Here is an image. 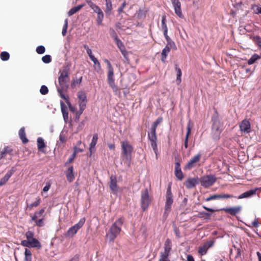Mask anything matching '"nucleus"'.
Wrapping results in <instances>:
<instances>
[{
	"label": "nucleus",
	"instance_id": "c756f323",
	"mask_svg": "<svg viewBox=\"0 0 261 261\" xmlns=\"http://www.w3.org/2000/svg\"><path fill=\"white\" fill-rule=\"evenodd\" d=\"M12 152V149L10 147H9L8 146L5 147L4 148V149L3 150V151H2L1 152L0 159H2L3 158H5L7 154H9L11 155Z\"/></svg>",
	"mask_w": 261,
	"mask_h": 261
},
{
	"label": "nucleus",
	"instance_id": "8fccbe9b",
	"mask_svg": "<svg viewBox=\"0 0 261 261\" xmlns=\"http://www.w3.org/2000/svg\"><path fill=\"white\" fill-rule=\"evenodd\" d=\"M115 42L117 47L119 48L120 50L125 47L123 42L121 41V40L119 38L118 39H117V40H116Z\"/></svg>",
	"mask_w": 261,
	"mask_h": 261
},
{
	"label": "nucleus",
	"instance_id": "f704fd0d",
	"mask_svg": "<svg viewBox=\"0 0 261 261\" xmlns=\"http://www.w3.org/2000/svg\"><path fill=\"white\" fill-rule=\"evenodd\" d=\"M106 1V10L105 12L106 14H109L112 10V4L111 0H105Z\"/></svg>",
	"mask_w": 261,
	"mask_h": 261
},
{
	"label": "nucleus",
	"instance_id": "0e129e2a",
	"mask_svg": "<svg viewBox=\"0 0 261 261\" xmlns=\"http://www.w3.org/2000/svg\"><path fill=\"white\" fill-rule=\"evenodd\" d=\"M214 244V241H210L205 242L204 244V245L206 247V248L208 249L209 248L212 247Z\"/></svg>",
	"mask_w": 261,
	"mask_h": 261
},
{
	"label": "nucleus",
	"instance_id": "412c9836",
	"mask_svg": "<svg viewBox=\"0 0 261 261\" xmlns=\"http://www.w3.org/2000/svg\"><path fill=\"white\" fill-rule=\"evenodd\" d=\"M258 188H255L254 189H251L249 191H247L243 194L239 195L238 197V199H242L245 198H248L252 196L253 195H255L256 193V191L258 190Z\"/></svg>",
	"mask_w": 261,
	"mask_h": 261
},
{
	"label": "nucleus",
	"instance_id": "3c124183",
	"mask_svg": "<svg viewBox=\"0 0 261 261\" xmlns=\"http://www.w3.org/2000/svg\"><path fill=\"white\" fill-rule=\"evenodd\" d=\"M45 51V48L44 46L42 45H40L36 48V52L38 54H43V53H44Z\"/></svg>",
	"mask_w": 261,
	"mask_h": 261
},
{
	"label": "nucleus",
	"instance_id": "20e7f679",
	"mask_svg": "<svg viewBox=\"0 0 261 261\" xmlns=\"http://www.w3.org/2000/svg\"><path fill=\"white\" fill-rule=\"evenodd\" d=\"M105 62L107 65L108 72V83L109 86L112 89L113 91L115 93L118 91V86L115 85V79L114 78V69L111 63L108 59L104 60Z\"/></svg>",
	"mask_w": 261,
	"mask_h": 261
},
{
	"label": "nucleus",
	"instance_id": "680f3d73",
	"mask_svg": "<svg viewBox=\"0 0 261 261\" xmlns=\"http://www.w3.org/2000/svg\"><path fill=\"white\" fill-rule=\"evenodd\" d=\"M166 46H168L169 48H175L176 49V45L174 41L172 40L170 41L167 42V44Z\"/></svg>",
	"mask_w": 261,
	"mask_h": 261
},
{
	"label": "nucleus",
	"instance_id": "4c0bfd02",
	"mask_svg": "<svg viewBox=\"0 0 261 261\" xmlns=\"http://www.w3.org/2000/svg\"><path fill=\"white\" fill-rule=\"evenodd\" d=\"M259 58L260 57L257 54H255L248 60V64L249 65H251Z\"/></svg>",
	"mask_w": 261,
	"mask_h": 261
},
{
	"label": "nucleus",
	"instance_id": "37998d69",
	"mask_svg": "<svg viewBox=\"0 0 261 261\" xmlns=\"http://www.w3.org/2000/svg\"><path fill=\"white\" fill-rule=\"evenodd\" d=\"M83 47L86 50L87 53L90 59H91L92 58L94 57V55L92 54L91 49L90 48H89V47H88V46L87 45L84 44Z\"/></svg>",
	"mask_w": 261,
	"mask_h": 261
},
{
	"label": "nucleus",
	"instance_id": "052dcab7",
	"mask_svg": "<svg viewBox=\"0 0 261 261\" xmlns=\"http://www.w3.org/2000/svg\"><path fill=\"white\" fill-rule=\"evenodd\" d=\"M76 155L75 154V153H73L70 156V157L66 161L65 164L67 165L71 163L73 161Z\"/></svg>",
	"mask_w": 261,
	"mask_h": 261
},
{
	"label": "nucleus",
	"instance_id": "2f4dec72",
	"mask_svg": "<svg viewBox=\"0 0 261 261\" xmlns=\"http://www.w3.org/2000/svg\"><path fill=\"white\" fill-rule=\"evenodd\" d=\"M58 92L60 96L65 100L66 103L68 102L69 101V97L68 96H66L63 93V91H66L67 89H62V88H58Z\"/></svg>",
	"mask_w": 261,
	"mask_h": 261
},
{
	"label": "nucleus",
	"instance_id": "ddd939ff",
	"mask_svg": "<svg viewBox=\"0 0 261 261\" xmlns=\"http://www.w3.org/2000/svg\"><path fill=\"white\" fill-rule=\"evenodd\" d=\"M201 157V154L200 153H198L192 157L184 167V170H190L194 168L196 164L199 162Z\"/></svg>",
	"mask_w": 261,
	"mask_h": 261
},
{
	"label": "nucleus",
	"instance_id": "423d86ee",
	"mask_svg": "<svg viewBox=\"0 0 261 261\" xmlns=\"http://www.w3.org/2000/svg\"><path fill=\"white\" fill-rule=\"evenodd\" d=\"M173 203V195L171 192V187L169 185L166 194V202L165 205V211L163 217L166 218L171 211L172 205Z\"/></svg>",
	"mask_w": 261,
	"mask_h": 261
},
{
	"label": "nucleus",
	"instance_id": "79ce46f5",
	"mask_svg": "<svg viewBox=\"0 0 261 261\" xmlns=\"http://www.w3.org/2000/svg\"><path fill=\"white\" fill-rule=\"evenodd\" d=\"M103 17H104V14H103L102 11L97 13L96 21H97V23L98 25L102 24V21L103 19Z\"/></svg>",
	"mask_w": 261,
	"mask_h": 261
},
{
	"label": "nucleus",
	"instance_id": "f8f14e48",
	"mask_svg": "<svg viewBox=\"0 0 261 261\" xmlns=\"http://www.w3.org/2000/svg\"><path fill=\"white\" fill-rule=\"evenodd\" d=\"M172 246L171 240L169 239H167L164 245V251L160 253V256L169 258V256L170 255V251L172 249Z\"/></svg>",
	"mask_w": 261,
	"mask_h": 261
},
{
	"label": "nucleus",
	"instance_id": "603ef678",
	"mask_svg": "<svg viewBox=\"0 0 261 261\" xmlns=\"http://www.w3.org/2000/svg\"><path fill=\"white\" fill-rule=\"evenodd\" d=\"M79 103L80 107V111L83 112V111L86 108L87 101H79Z\"/></svg>",
	"mask_w": 261,
	"mask_h": 261
},
{
	"label": "nucleus",
	"instance_id": "69168bd1",
	"mask_svg": "<svg viewBox=\"0 0 261 261\" xmlns=\"http://www.w3.org/2000/svg\"><path fill=\"white\" fill-rule=\"evenodd\" d=\"M126 3L125 1H124L122 4L121 5V6L119 8L118 10V12L119 14L123 12V9L125 8V7L126 6Z\"/></svg>",
	"mask_w": 261,
	"mask_h": 261
},
{
	"label": "nucleus",
	"instance_id": "c9c22d12",
	"mask_svg": "<svg viewBox=\"0 0 261 261\" xmlns=\"http://www.w3.org/2000/svg\"><path fill=\"white\" fill-rule=\"evenodd\" d=\"M79 101H87V96L86 93L83 91H80L77 93Z\"/></svg>",
	"mask_w": 261,
	"mask_h": 261
},
{
	"label": "nucleus",
	"instance_id": "4468645a",
	"mask_svg": "<svg viewBox=\"0 0 261 261\" xmlns=\"http://www.w3.org/2000/svg\"><path fill=\"white\" fill-rule=\"evenodd\" d=\"M175 13L180 18H184V16L181 10V4L179 0H171Z\"/></svg>",
	"mask_w": 261,
	"mask_h": 261
},
{
	"label": "nucleus",
	"instance_id": "0eeeda50",
	"mask_svg": "<svg viewBox=\"0 0 261 261\" xmlns=\"http://www.w3.org/2000/svg\"><path fill=\"white\" fill-rule=\"evenodd\" d=\"M60 76L58 77V82L60 85L59 88H62V89H67L68 88V83L69 81V76L68 70L66 69L60 71Z\"/></svg>",
	"mask_w": 261,
	"mask_h": 261
},
{
	"label": "nucleus",
	"instance_id": "f03ea898",
	"mask_svg": "<svg viewBox=\"0 0 261 261\" xmlns=\"http://www.w3.org/2000/svg\"><path fill=\"white\" fill-rule=\"evenodd\" d=\"M212 133L214 138H219L223 130V123L219 118L218 113L216 111L212 117Z\"/></svg>",
	"mask_w": 261,
	"mask_h": 261
},
{
	"label": "nucleus",
	"instance_id": "a211bd4d",
	"mask_svg": "<svg viewBox=\"0 0 261 261\" xmlns=\"http://www.w3.org/2000/svg\"><path fill=\"white\" fill-rule=\"evenodd\" d=\"M175 175L176 177L179 180H182L184 177L183 173L180 168V164L179 162H176L175 163Z\"/></svg>",
	"mask_w": 261,
	"mask_h": 261
},
{
	"label": "nucleus",
	"instance_id": "9b49d317",
	"mask_svg": "<svg viewBox=\"0 0 261 261\" xmlns=\"http://www.w3.org/2000/svg\"><path fill=\"white\" fill-rule=\"evenodd\" d=\"M199 180L202 187L207 188L212 186L216 181L217 178L214 175L211 174L201 177Z\"/></svg>",
	"mask_w": 261,
	"mask_h": 261
},
{
	"label": "nucleus",
	"instance_id": "13d9d810",
	"mask_svg": "<svg viewBox=\"0 0 261 261\" xmlns=\"http://www.w3.org/2000/svg\"><path fill=\"white\" fill-rule=\"evenodd\" d=\"M110 33L111 37L114 38L115 41L116 40H117V39H119V38L114 30L110 29Z\"/></svg>",
	"mask_w": 261,
	"mask_h": 261
},
{
	"label": "nucleus",
	"instance_id": "4be33fe9",
	"mask_svg": "<svg viewBox=\"0 0 261 261\" xmlns=\"http://www.w3.org/2000/svg\"><path fill=\"white\" fill-rule=\"evenodd\" d=\"M198 183V179L195 178H188L186 181H185V186L186 187L190 189L192 188H193Z\"/></svg>",
	"mask_w": 261,
	"mask_h": 261
},
{
	"label": "nucleus",
	"instance_id": "6e6552de",
	"mask_svg": "<svg viewBox=\"0 0 261 261\" xmlns=\"http://www.w3.org/2000/svg\"><path fill=\"white\" fill-rule=\"evenodd\" d=\"M122 153L124 159L129 162L132 160V153L133 151V147L127 141H122Z\"/></svg>",
	"mask_w": 261,
	"mask_h": 261
},
{
	"label": "nucleus",
	"instance_id": "f257e3e1",
	"mask_svg": "<svg viewBox=\"0 0 261 261\" xmlns=\"http://www.w3.org/2000/svg\"><path fill=\"white\" fill-rule=\"evenodd\" d=\"M163 121V118L161 117H159L152 124L150 132L148 134V137L150 141V145L152 147L153 150L155 154L156 159H158V155L159 154L158 147H157V137L156 135V128L158 125L161 123Z\"/></svg>",
	"mask_w": 261,
	"mask_h": 261
},
{
	"label": "nucleus",
	"instance_id": "cd10ccee",
	"mask_svg": "<svg viewBox=\"0 0 261 261\" xmlns=\"http://www.w3.org/2000/svg\"><path fill=\"white\" fill-rule=\"evenodd\" d=\"M98 140V135L97 134H95L93 135L91 142L90 144L89 147V151L91 153L92 152V150L94 149L97 142Z\"/></svg>",
	"mask_w": 261,
	"mask_h": 261
},
{
	"label": "nucleus",
	"instance_id": "49530a36",
	"mask_svg": "<svg viewBox=\"0 0 261 261\" xmlns=\"http://www.w3.org/2000/svg\"><path fill=\"white\" fill-rule=\"evenodd\" d=\"M42 61L44 63H49L51 61V56L46 55L42 58Z\"/></svg>",
	"mask_w": 261,
	"mask_h": 261
},
{
	"label": "nucleus",
	"instance_id": "6e6d98bb",
	"mask_svg": "<svg viewBox=\"0 0 261 261\" xmlns=\"http://www.w3.org/2000/svg\"><path fill=\"white\" fill-rule=\"evenodd\" d=\"M40 93L43 95H45L48 92V89L46 86L43 85L40 89Z\"/></svg>",
	"mask_w": 261,
	"mask_h": 261
},
{
	"label": "nucleus",
	"instance_id": "b1692460",
	"mask_svg": "<svg viewBox=\"0 0 261 261\" xmlns=\"http://www.w3.org/2000/svg\"><path fill=\"white\" fill-rule=\"evenodd\" d=\"M37 147L39 151L42 152H45L44 148L46 147L44 140L41 137L38 138L37 140Z\"/></svg>",
	"mask_w": 261,
	"mask_h": 261
},
{
	"label": "nucleus",
	"instance_id": "6ab92c4d",
	"mask_svg": "<svg viewBox=\"0 0 261 261\" xmlns=\"http://www.w3.org/2000/svg\"><path fill=\"white\" fill-rule=\"evenodd\" d=\"M193 127V123H192L191 120H189L188 122V123L187 124V134L186 135V137L184 141V147L185 148H187L188 147V141H189V136L191 135V129Z\"/></svg>",
	"mask_w": 261,
	"mask_h": 261
},
{
	"label": "nucleus",
	"instance_id": "338daca9",
	"mask_svg": "<svg viewBox=\"0 0 261 261\" xmlns=\"http://www.w3.org/2000/svg\"><path fill=\"white\" fill-rule=\"evenodd\" d=\"M67 105H68V107H69V110H70V111L71 112H73V113H74V112H76V108H75V107H73V106L71 105V103H70V101H69L68 102H67Z\"/></svg>",
	"mask_w": 261,
	"mask_h": 261
},
{
	"label": "nucleus",
	"instance_id": "de8ad7c7",
	"mask_svg": "<svg viewBox=\"0 0 261 261\" xmlns=\"http://www.w3.org/2000/svg\"><path fill=\"white\" fill-rule=\"evenodd\" d=\"M41 202V199L39 197H38L37 201L35 202L32 203L28 206L30 209L34 207H37L38 206Z\"/></svg>",
	"mask_w": 261,
	"mask_h": 261
},
{
	"label": "nucleus",
	"instance_id": "5fc2aeb1",
	"mask_svg": "<svg viewBox=\"0 0 261 261\" xmlns=\"http://www.w3.org/2000/svg\"><path fill=\"white\" fill-rule=\"evenodd\" d=\"M216 199H219V196L218 194H214L210 196L209 197H207L205 200L206 201H209L212 200H216Z\"/></svg>",
	"mask_w": 261,
	"mask_h": 261
},
{
	"label": "nucleus",
	"instance_id": "39448f33",
	"mask_svg": "<svg viewBox=\"0 0 261 261\" xmlns=\"http://www.w3.org/2000/svg\"><path fill=\"white\" fill-rule=\"evenodd\" d=\"M25 236L27 240L21 241V244L22 246L27 247H41V246L39 241L34 238V233L32 231H27Z\"/></svg>",
	"mask_w": 261,
	"mask_h": 261
},
{
	"label": "nucleus",
	"instance_id": "58836bf2",
	"mask_svg": "<svg viewBox=\"0 0 261 261\" xmlns=\"http://www.w3.org/2000/svg\"><path fill=\"white\" fill-rule=\"evenodd\" d=\"M82 81V76L80 77L79 79H76L73 80L71 84V87L72 88H75L77 85L80 84Z\"/></svg>",
	"mask_w": 261,
	"mask_h": 261
},
{
	"label": "nucleus",
	"instance_id": "c03bdc74",
	"mask_svg": "<svg viewBox=\"0 0 261 261\" xmlns=\"http://www.w3.org/2000/svg\"><path fill=\"white\" fill-rule=\"evenodd\" d=\"M67 28H68V19L66 18V19H65V20L64 21V24L63 25L62 31V34L63 36H64L66 35Z\"/></svg>",
	"mask_w": 261,
	"mask_h": 261
},
{
	"label": "nucleus",
	"instance_id": "e433bc0d",
	"mask_svg": "<svg viewBox=\"0 0 261 261\" xmlns=\"http://www.w3.org/2000/svg\"><path fill=\"white\" fill-rule=\"evenodd\" d=\"M211 214L204 212H199L197 215V217L199 218L208 219L210 218Z\"/></svg>",
	"mask_w": 261,
	"mask_h": 261
},
{
	"label": "nucleus",
	"instance_id": "7ed1b4c3",
	"mask_svg": "<svg viewBox=\"0 0 261 261\" xmlns=\"http://www.w3.org/2000/svg\"><path fill=\"white\" fill-rule=\"evenodd\" d=\"M124 219L123 217L118 219L111 226L107 237L110 241H114L121 231V227L123 224Z\"/></svg>",
	"mask_w": 261,
	"mask_h": 261
},
{
	"label": "nucleus",
	"instance_id": "aec40b11",
	"mask_svg": "<svg viewBox=\"0 0 261 261\" xmlns=\"http://www.w3.org/2000/svg\"><path fill=\"white\" fill-rule=\"evenodd\" d=\"M66 176L67 180L71 182L73 181L75 178V176L73 173V166H70L67 170L66 171Z\"/></svg>",
	"mask_w": 261,
	"mask_h": 261
},
{
	"label": "nucleus",
	"instance_id": "1a4fd4ad",
	"mask_svg": "<svg viewBox=\"0 0 261 261\" xmlns=\"http://www.w3.org/2000/svg\"><path fill=\"white\" fill-rule=\"evenodd\" d=\"M85 218H83L80 219L79 222L74 225L70 227L65 232V236L67 238H72L77 232L78 230L81 229L85 222Z\"/></svg>",
	"mask_w": 261,
	"mask_h": 261
},
{
	"label": "nucleus",
	"instance_id": "e2e57ef3",
	"mask_svg": "<svg viewBox=\"0 0 261 261\" xmlns=\"http://www.w3.org/2000/svg\"><path fill=\"white\" fill-rule=\"evenodd\" d=\"M60 105H61V110H62V113L63 114V116H64V117H65V113L66 111V107L64 104V103L61 101L60 102Z\"/></svg>",
	"mask_w": 261,
	"mask_h": 261
},
{
	"label": "nucleus",
	"instance_id": "09e8293b",
	"mask_svg": "<svg viewBox=\"0 0 261 261\" xmlns=\"http://www.w3.org/2000/svg\"><path fill=\"white\" fill-rule=\"evenodd\" d=\"M253 41L260 47H261V38L258 36L253 37Z\"/></svg>",
	"mask_w": 261,
	"mask_h": 261
},
{
	"label": "nucleus",
	"instance_id": "a19ab883",
	"mask_svg": "<svg viewBox=\"0 0 261 261\" xmlns=\"http://www.w3.org/2000/svg\"><path fill=\"white\" fill-rule=\"evenodd\" d=\"M0 57L2 60L6 61L9 59L10 55L7 51H2L0 54Z\"/></svg>",
	"mask_w": 261,
	"mask_h": 261
},
{
	"label": "nucleus",
	"instance_id": "a878e982",
	"mask_svg": "<svg viewBox=\"0 0 261 261\" xmlns=\"http://www.w3.org/2000/svg\"><path fill=\"white\" fill-rule=\"evenodd\" d=\"M94 63V69L98 73L101 70V66L100 62L95 57L90 59Z\"/></svg>",
	"mask_w": 261,
	"mask_h": 261
},
{
	"label": "nucleus",
	"instance_id": "9d476101",
	"mask_svg": "<svg viewBox=\"0 0 261 261\" xmlns=\"http://www.w3.org/2000/svg\"><path fill=\"white\" fill-rule=\"evenodd\" d=\"M151 203V199L149 197L148 191L147 189L141 191V208L143 211L147 210L149 204Z\"/></svg>",
	"mask_w": 261,
	"mask_h": 261
},
{
	"label": "nucleus",
	"instance_id": "ea45409f",
	"mask_svg": "<svg viewBox=\"0 0 261 261\" xmlns=\"http://www.w3.org/2000/svg\"><path fill=\"white\" fill-rule=\"evenodd\" d=\"M207 250H208V249L203 244L202 246H200L199 247L198 252L200 255H205L206 254Z\"/></svg>",
	"mask_w": 261,
	"mask_h": 261
},
{
	"label": "nucleus",
	"instance_id": "5701e85b",
	"mask_svg": "<svg viewBox=\"0 0 261 261\" xmlns=\"http://www.w3.org/2000/svg\"><path fill=\"white\" fill-rule=\"evenodd\" d=\"M15 170L11 169L10 171H9L5 175L4 177H3L0 180V186H2L4 185H5L8 180L9 179L10 177L13 175L14 173Z\"/></svg>",
	"mask_w": 261,
	"mask_h": 261
},
{
	"label": "nucleus",
	"instance_id": "bb28decb",
	"mask_svg": "<svg viewBox=\"0 0 261 261\" xmlns=\"http://www.w3.org/2000/svg\"><path fill=\"white\" fill-rule=\"evenodd\" d=\"M171 49L169 48L168 46H166L163 49L161 53V61L163 63H165L168 54L170 51Z\"/></svg>",
	"mask_w": 261,
	"mask_h": 261
},
{
	"label": "nucleus",
	"instance_id": "a18cd8bd",
	"mask_svg": "<svg viewBox=\"0 0 261 261\" xmlns=\"http://www.w3.org/2000/svg\"><path fill=\"white\" fill-rule=\"evenodd\" d=\"M166 17L165 15L162 16V28L163 30H168L166 24Z\"/></svg>",
	"mask_w": 261,
	"mask_h": 261
},
{
	"label": "nucleus",
	"instance_id": "72a5a7b5",
	"mask_svg": "<svg viewBox=\"0 0 261 261\" xmlns=\"http://www.w3.org/2000/svg\"><path fill=\"white\" fill-rule=\"evenodd\" d=\"M45 212V208H41V210H40L39 211H37V212H36L33 216L32 217V221H35L38 218L41 217L43 214Z\"/></svg>",
	"mask_w": 261,
	"mask_h": 261
},
{
	"label": "nucleus",
	"instance_id": "c85d7f7f",
	"mask_svg": "<svg viewBox=\"0 0 261 261\" xmlns=\"http://www.w3.org/2000/svg\"><path fill=\"white\" fill-rule=\"evenodd\" d=\"M175 70L176 72V82L177 85H179L181 82V75L182 72L181 69L178 67L177 65H175Z\"/></svg>",
	"mask_w": 261,
	"mask_h": 261
},
{
	"label": "nucleus",
	"instance_id": "f3484780",
	"mask_svg": "<svg viewBox=\"0 0 261 261\" xmlns=\"http://www.w3.org/2000/svg\"><path fill=\"white\" fill-rule=\"evenodd\" d=\"M240 130L245 133H249L251 131V124L248 120L244 119L240 124Z\"/></svg>",
	"mask_w": 261,
	"mask_h": 261
},
{
	"label": "nucleus",
	"instance_id": "864d4df0",
	"mask_svg": "<svg viewBox=\"0 0 261 261\" xmlns=\"http://www.w3.org/2000/svg\"><path fill=\"white\" fill-rule=\"evenodd\" d=\"M218 196H219V199L235 197L232 195H230V194H218Z\"/></svg>",
	"mask_w": 261,
	"mask_h": 261
},
{
	"label": "nucleus",
	"instance_id": "2eb2a0df",
	"mask_svg": "<svg viewBox=\"0 0 261 261\" xmlns=\"http://www.w3.org/2000/svg\"><path fill=\"white\" fill-rule=\"evenodd\" d=\"M241 206H237L235 207L222 208L220 210V211H224L225 213H228L230 215L234 216L237 214H239L241 212Z\"/></svg>",
	"mask_w": 261,
	"mask_h": 261
},
{
	"label": "nucleus",
	"instance_id": "774afa93",
	"mask_svg": "<svg viewBox=\"0 0 261 261\" xmlns=\"http://www.w3.org/2000/svg\"><path fill=\"white\" fill-rule=\"evenodd\" d=\"M174 232L176 236L178 238L180 237V233L179 229L176 226L174 227Z\"/></svg>",
	"mask_w": 261,
	"mask_h": 261
},
{
	"label": "nucleus",
	"instance_id": "7c9ffc66",
	"mask_svg": "<svg viewBox=\"0 0 261 261\" xmlns=\"http://www.w3.org/2000/svg\"><path fill=\"white\" fill-rule=\"evenodd\" d=\"M85 5L83 4L71 8L68 12V16H70L73 15L74 14L78 12L79 10H80L83 7H84Z\"/></svg>",
	"mask_w": 261,
	"mask_h": 261
},
{
	"label": "nucleus",
	"instance_id": "473e14b6",
	"mask_svg": "<svg viewBox=\"0 0 261 261\" xmlns=\"http://www.w3.org/2000/svg\"><path fill=\"white\" fill-rule=\"evenodd\" d=\"M58 92L60 96L65 100L66 103L68 102L69 101V97L68 96H66L63 93V91H66L67 89H62V88H58Z\"/></svg>",
	"mask_w": 261,
	"mask_h": 261
},
{
	"label": "nucleus",
	"instance_id": "393cba45",
	"mask_svg": "<svg viewBox=\"0 0 261 261\" xmlns=\"http://www.w3.org/2000/svg\"><path fill=\"white\" fill-rule=\"evenodd\" d=\"M19 136L20 139L22 140L23 143L25 144L28 142L29 140L26 137V134L25 132V128L24 127H21L18 132Z\"/></svg>",
	"mask_w": 261,
	"mask_h": 261
},
{
	"label": "nucleus",
	"instance_id": "4d7b16f0",
	"mask_svg": "<svg viewBox=\"0 0 261 261\" xmlns=\"http://www.w3.org/2000/svg\"><path fill=\"white\" fill-rule=\"evenodd\" d=\"M259 8L260 7L256 4L251 5V9L253 10L254 13L255 14H259V13H257V12L259 11Z\"/></svg>",
	"mask_w": 261,
	"mask_h": 261
},
{
	"label": "nucleus",
	"instance_id": "bf43d9fd",
	"mask_svg": "<svg viewBox=\"0 0 261 261\" xmlns=\"http://www.w3.org/2000/svg\"><path fill=\"white\" fill-rule=\"evenodd\" d=\"M44 219H40L39 220H35L36 225L38 227H42L43 226L44 222H43Z\"/></svg>",
	"mask_w": 261,
	"mask_h": 261
},
{
	"label": "nucleus",
	"instance_id": "dca6fc26",
	"mask_svg": "<svg viewBox=\"0 0 261 261\" xmlns=\"http://www.w3.org/2000/svg\"><path fill=\"white\" fill-rule=\"evenodd\" d=\"M110 181L109 182V187L112 192L116 194L118 191V187L117 185V180L116 176L111 175L110 177Z\"/></svg>",
	"mask_w": 261,
	"mask_h": 261
}]
</instances>
